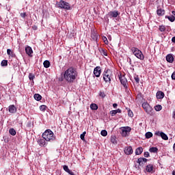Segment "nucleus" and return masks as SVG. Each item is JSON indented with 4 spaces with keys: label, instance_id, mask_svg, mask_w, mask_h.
<instances>
[{
    "label": "nucleus",
    "instance_id": "31",
    "mask_svg": "<svg viewBox=\"0 0 175 175\" xmlns=\"http://www.w3.org/2000/svg\"><path fill=\"white\" fill-rule=\"evenodd\" d=\"M9 133H10L12 135V136H16V134L17 133L16 132V130H14V129H10L9 130Z\"/></svg>",
    "mask_w": 175,
    "mask_h": 175
},
{
    "label": "nucleus",
    "instance_id": "21",
    "mask_svg": "<svg viewBox=\"0 0 175 175\" xmlns=\"http://www.w3.org/2000/svg\"><path fill=\"white\" fill-rule=\"evenodd\" d=\"M165 10L162 9V8H159L157 9V14L159 15V16H165Z\"/></svg>",
    "mask_w": 175,
    "mask_h": 175
},
{
    "label": "nucleus",
    "instance_id": "2",
    "mask_svg": "<svg viewBox=\"0 0 175 175\" xmlns=\"http://www.w3.org/2000/svg\"><path fill=\"white\" fill-rule=\"evenodd\" d=\"M42 139H44L46 142H54L55 140L56 137L54 135V133L51 129L46 130L42 135Z\"/></svg>",
    "mask_w": 175,
    "mask_h": 175
},
{
    "label": "nucleus",
    "instance_id": "45",
    "mask_svg": "<svg viewBox=\"0 0 175 175\" xmlns=\"http://www.w3.org/2000/svg\"><path fill=\"white\" fill-rule=\"evenodd\" d=\"M21 17H22V18H25V17H27V13L26 12L21 13Z\"/></svg>",
    "mask_w": 175,
    "mask_h": 175
},
{
    "label": "nucleus",
    "instance_id": "48",
    "mask_svg": "<svg viewBox=\"0 0 175 175\" xmlns=\"http://www.w3.org/2000/svg\"><path fill=\"white\" fill-rule=\"evenodd\" d=\"M32 29H33V31L38 30V26H37L36 25H33V26H32Z\"/></svg>",
    "mask_w": 175,
    "mask_h": 175
},
{
    "label": "nucleus",
    "instance_id": "34",
    "mask_svg": "<svg viewBox=\"0 0 175 175\" xmlns=\"http://www.w3.org/2000/svg\"><path fill=\"white\" fill-rule=\"evenodd\" d=\"M87 132L84 131L81 135V139L83 140L84 142V140H85V135H86Z\"/></svg>",
    "mask_w": 175,
    "mask_h": 175
},
{
    "label": "nucleus",
    "instance_id": "23",
    "mask_svg": "<svg viewBox=\"0 0 175 175\" xmlns=\"http://www.w3.org/2000/svg\"><path fill=\"white\" fill-rule=\"evenodd\" d=\"M143 152V148L139 147L135 150V155H140Z\"/></svg>",
    "mask_w": 175,
    "mask_h": 175
},
{
    "label": "nucleus",
    "instance_id": "46",
    "mask_svg": "<svg viewBox=\"0 0 175 175\" xmlns=\"http://www.w3.org/2000/svg\"><path fill=\"white\" fill-rule=\"evenodd\" d=\"M144 156L145 157V158H148V157H150V153L148 152H145L144 153Z\"/></svg>",
    "mask_w": 175,
    "mask_h": 175
},
{
    "label": "nucleus",
    "instance_id": "8",
    "mask_svg": "<svg viewBox=\"0 0 175 175\" xmlns=\"http://www.w3.org/2000/svg\"><path fill=\"white\" fill-rule=\"evenodd\" d=\"M119 79L122 85L124 88H128V80L125 77V75L120 74L119 75Z\"/></svg>",
    "mask_w": 175,
    "mask_h": 175
},
{
    "label": "nucleus",
    "instance_id": "14",
    "mask_svg": "<svg viewBox=\"0 0 175 175\" xmlns=\"http://www.w3.org/2000/svg\"><path fill=\"white\" fill-rule=\"evenodd\" d=\"M25 50L27 55H29V57H32V53H33V51H32V48L31 46H26Z\"/></svg>",
    "mask_w": 175,
    "mask_h": 175
},
{
    "label": "nucleus",
    "instance_id": "43",
    "mask_svg": "<svg viewBox=\"0 0 175 175\" xmlns=\"http://www.w3.org/2000/svg\"><path fill=\"white\" fill-rule=\"evenodd\" d=\"M109 114H111L112 117H114V116L117 114V112L116 111V110H112V111H110Z\"/></svg>",
    "mask_w": 175,
    "mask_h": 175
},
{
    "label": "nucleus",
    "instance_id": "30",
    "mask_svg": "<svg viewBox=\"0 0 175 175\" xmlns=\"http://www.w3.org/2000/svg\"><path fill=\"white\" fill-rule=\"evenodd\" d=\"M154 110H156V111H161V110H162V105H157L154 106Z\"/></svg>",
    "mask_w": 175,
    "mask_h": 175
},
{
    "label": "nucleus",
    "instance_id": "51",
    "mask_svg": "<svg viewBox=\"0 0 175 175\" xmlns=\"http://www.w3.org/2000/svg\"><path fill=\"white\" fill-rule=\"evenodd\" d=\"M68 173L70 175H75V173L73 172H72L71 170H70Z\"/></svg>",
    "mask_w": 175,
    "mask_h": 175
},
{
    "label": "nucleus",
    "instance_id": "17",
    "mask_svg": "<svg viewBox=\"0 0 175 175\" xmlns=\"http://www.w3.org/2000/svg\"><path fill=\"white\" fill-rule=\"evenodd\" d=\"M156 96L157 99H163V98H165V93L162 91H158L156 94Z\"/></svg>",
    "mask_w": 175,
    "mask_h": 175
},
{
    "label": "nucleus",
    "instance_id": "12",
    "mask_svg": "<svg viewBox=\"0 0 175 175\" xmlns=\"http://www.w3.org/2000/svg\"><path fill=\"white\" fill-rule=\"evenodd\" d=\"M38 144H39L40 147H46L47 143L46 142V139H40L38 140Z\"/></svg>",
    "mask_w": 175,
    "mask_h": 175
},
{
    "label": "nucleus",
    "instance_id": "41",
    "mask_svg": "<svg viewBox=\"0 0 175 175\" xmlns=\"http://www.w3.org/2000/svg\"><path fill=\"white\" fill-rule=\"evenodd\" d=\"M1 66H8V60H3L1 62Z\"/></svg>",
    "mask_w": 175,
    "mask_h": 175
},
{
    "label": "nucleus",
    "instance_id": "39",
    "mask_svg": "<svg viewBox=\"0 0 175 175\" xmlns=\"http://www.w3.org/2000/svg\"><path fill=\"white\" fill-rule=\"evenodd\" d=\"M63 169L64 172H66V173H68L70 170L69 169V167H68V165H64Z\"/></svg>",
    "mask_w": 175,
    "mask_h": 175
},
{
    "label": "nucleus",
    "instance_id": "56",
    "mask_svg": "<svg viewBox=\"0 0 175 175\" xmlns=\"http://www.w3.org/2000/svg\"><path fill=\"white\" fill-rule=\"evenodd\" d=\"M172 175H175V171H173Z\"/></svg>",
    "mask_w": 175,
    "mask_h": 175
},
{
    "label": "nucleus",
    "instance_id": "36",
    "mask_svg": "<svg viewBox=\"0 0 175 175\" xmlns=\"http://www.w3.org/2000/svg\"><path fill=\"white\" fill-rule=\"evenodd\" d=\"M135 81L137 83V84H139L140 83V79L139 78V76L135 75L134 77Z\"/></svg>",
    "mask_w": 175,
    "mask_h": 175
},
{
    "label": "nucleus",
    "instance_id": "37",
    "mask_svg": "<svg viewBox=\"0 0 175 175\" xmlns=\"http://www.w3.org/2000/svg\"><path fill=\"white\" fill-rule=\"evenodd\" d=\"M100 135L101 136H104V137L107 136V131L106 130L101 131Z\"/></svg>",
    "mask_w": 175,
    "mask_h": 175
},
{
    "label": "nucleus",
    "instance_id": "47",
    "mask_svg": "<svg viewBox=\"0 0 175 175\" xmlns=\"http://www.w3.org/2000/svg\"><path fill=\"white\" fill-rule=\"evenodd\" d=\"M101 54H103V55H105L107 57V52L105 49H102Z\"/></svg>",
    "mask_w": 175,
    "mask_h": 175
},
{
    "label": "nucleus",
    "instance_id": "57",
    "mask_svg": "<svg viewBox=\"0 0 175 175\" xmlns=\"http://www.w3.org/2000/svg\"><path fill=\"white\" fill-rule=\"evenodd\" d=\"M59 175H61V173L59 172Z\"/></svg>",
    "mask_w": 175,
    "mask_h": 175
},
{
    "label": "nucleus",
    "instance_id": "7",
    "mask_svg": "<svg viewBox=\"0 0 175 175\" xmlns=\"http://www.w3.org/2000/svg\"><path fill=\"white\" fill-rule=\"evenodd\" d=\"M120 129L122 131L120 133L124 137L129 136V133H131V131H132V129L130 126L122 127Z\"/></svg>",
    "mask_w": 175,
    "mask_h": 175
},
{
    "label": "nucleus",
    "instance_id": "6",
    "mask_svg": "<svg viewBox=\"0 0 175 175\" xmlns=\"http://www.w3.org/2000/svg\"><path fill=\"white\" fill-rule=\"evenodd\" d=\"M58 8L60 9H65L66 10H70V4L66 1H64L61 0L58 3H57Z\"/></svg>",
    "mask_w": 175,
    "mask_h": 175
},
{
    "label": "nucleus",
    "instance_id": "38",
    "mask_svg": "<svg viewBox=\"0 0 175 175\" xmlns=\"http://www.w3.org/2000/svg\"><path fill=\"white\" fill-rule=\"evenodd\" d=\"M46 109H47L46 105L40 106V110H41V111H46Z\"/></svg>",
    "mask_w": 175,
    "mask_h": 175
},
{
    "label": "nucleus",
    "instance_id": "42",
    "mask_svg": "<svg viewBox=\"0 0 175 175\" xmlns=\"http://www.w3.org/2000/svg\"><path fill=\"white\" fill-rule=\"evenodd\" d=\"M99 96L101 98H105L106 97V94H105V92H99Z\"/></svg>",
    "mask_w": 175,
    "mask_h": 175
},
{
    "label": "nucleus",
    "instance_id": "27",
    "mask_svg": "<svg viewBox=\"0 0 175 175\" xmlns=\"http://www.w3.org/2000/svg\"><path fill=\"white\" fill-rule=\"evenodd\" d=\"M44 67L46 69L47 68H50V62L49 60H45L43 63Z\"/></svg>",
    "mask_w": 175,
    "mask_h": 175
},
{
    "label": "nucleus",
    "instance_id": "10",
    "mask_svg": "<svg viewBox=\"0 0 175 175\" xmlns=\"http://www.w3.org/2000/svg\"><path fill=\"white\" fill-rule=\"evenodd\" d=\"M100 73H102V69H100V66H96L94 70V75L96 77H100Z\"/></svg>",
    "mask_w": 175,
    "mask_h": 175
},
{
    "label": "nucleus",
    "instance_id": "15",
    "mask_svg": "<svg viewBox=\"0 0 175 175\" xmlns=\"http://www.w3.org/2000/svg\"><path fill=\"white\" fill-rule=\"evenodd\" d=\"M8 111L11 113V114H14L17 111V108L13 105H11L8 107Z\"/></svg>",
    "mask_w": 175,
    "mask_h": 175
},
{
    "label": "nucleus",
    "instance_id": "1",
    "mask_svg": "<svg viewBox=\"0 0 175 175\" xmlns=\"http://www.w3.org/2000/svg\"><path fill=\"white\" fill-rule=\"evenodd\" d=\"M64 77L67 83H73L77 77V71L73 67H70L64 72Z\"/></svg>",
    "mask_w": 175,
    "mask_h": 175
},
{
    "label": "nucleus",
    "instance_id": "40",
    "mask_svg": "<svg viewBox=\"0 0 175 175\" xmlns=\"http://www.w3.org/2000/svg\"><path fill=\"white\" fill-rule=\"evenodd\" d=\"M103 40L105 44H109V40H107V38H106V36H103Z\"/></svg>",
    "mask_w": 175,
    "mask_h": 175
},
{
    "label": "nucleus",
    "instance_id": "33",
    "mask_svg": "<svg viewBox=\"0 0 175 175\" xmlns=\"http://www.w3.org/2000/svg\"><path fill=\"white\" fill-rule=\"evenodd\" d=\"M159 29L161 32H165V31H166V27H165V25H161L159 26Z\"/></svg>",
    "mask_w": 175,
    "mask_h": 175
},
{
    "label": "nucleus",
    "instance_id": "3",
    "mask_svg": "<svg viewBox=\"0 0 175 175\" xmlns=\"http://www.w3.org/2000/svg\"><path fill=\"white\" fill-rule=\"evenodd\" d=\"M131 50L133 54L137 58H138V59H141V61H143V59H144V55H143V52H142V51H140L139 49L136 47H132Z\"/></svg>",
    "mask_w": 175,
    "mask_h": 175
},
{
    "label": "nucleus",
    "instance_id": "49",
    "mask_svg": "<svg viewBox=\"0 0 175 175\" xmlns=\"http://www.w3.org/2000/svg\"><path fill=\"white\" fill-rule=\"evenodd\" d=\"M172 80H175V72H174L171 76Z\"/></svg>",
    "mask_w": 175,
    "mask_h": 175
},
{
    "label": "nucleus",
    "instance_id": "54",
    "mask_svg": "<svg viewBox=\"0 0 175 175\" xmlns=\"http://www.w3.org/2000/svg\"><path fill=\"white\" fill-rule=\"evenodd\" d=\"M172 13L174 16H175V11H172Z\"/></svg>",
    "mask_w": 175,
    "mask_h": 175
},
{
    "label": "nucleus",
    "instance_id": "24",
    "mask_svg": "<svg viewBox=\"0 0 175 175\" xmlns=\"http://www.w3.org/2000/svg\"><path fill=\"white\" fill-rule=\"evenodd\" d=\"M111 142H112L113 144H117V137L112 135L111 137Z\"/></svg>",
    "mask_w": 175,
    "mask_h": 175
},
{
    "label": "nucleus",
    "instance_id": "29",
    "mask_svg": "<svg viewBox=\"0 0 175 175\" xmlns=\"http://www.w3.org/2000/svg\"><path fill=\"white\" fill-rule=\"evenodd\" d=\"M150 152H158V148L157 147H152L149 149Z\"/></svg>",
    "mask_w": 175,
    "mask_h": 175
},
{
    "label": "nucleus",
    "instance_id": "11",
    "mask_svg": "<svg viewBox=\"0 0 175 175\" xmlns=\"http://www.w3.org/2000/svg\"><path fill=\"white\" fill-rule=\"evenodd\" d=\"M109 16L111 18H116L117 17H118V16H120V12H118V11H111L109 13Z\"/></svg>",
    "mask_w": 175,
    "mask_h": 175
},
{
    "label": "nucleus",
    "instance_id": "19",
    "mask_svg": "<svg viewBox=\"0 0 175 175\" xmlns=\"http://www.w3.org/2000/svg\"><path fill=\"white\" fill-rule=\"evenodd\" d=\"M91 38L93 40H94L95 42H98V39L99 38V36L98 35V33H96L95 31L92 32L91 33Z\"/></svg>",
    "mask_w": 175,
    "mask_h": 175
},
{
    "label": "nucleus",
    "instance_id": "18",
    "mask_svg": "<svg viewBox=\"0 0 175 175\" xmlns=\"http://www.w3.org/2000/svg\"><path fill=\"white\" fill-rule=\"evenodd\" d=\"M166 61L167 62H169L170 64H172L173 61H174V57H173V55L169 54L166 56Z\"/></svg>",
    "mask_w": 175,
    "mask_h": 175
},
{
    "label": "nucleus",
    "instance_id": "44",
    "mask_svg": "<svg viewBox=\"0 0 175 175\" xmlns=\"http://www.w3.org/2000/svg\"><path fill=\"white\" fill-rule=\"evenodd\" d=\"M128 116L129 117H133V112L131 109L128 111Z\"/></svg>",
    "mask_w": 175,
    "mask_h": 175
},
{
    "label": "nucleus",
    "instance_id": "53",
    "mask_svg": "<svg viewBox=\"0 0 175 175\" xmlns=\"http://www.w3.org/2000/svg\"><path fill=\"white\" fill-rule=\"evenodd\" d=\"M172 43H175V36L172 37Z\"/></svg>",
    "mask_w": 175,
    "mask_h": 175
},
{
    "label": "nucleus",
    "instance_id": "5",
    "mask_svg": "<svg viewBox=\"0 0 175 175\" xmlns=\"http://www.w3.org/2000/svg\"><path fill=\"white\" fill-rule=\"evenodd\" d=\"M111 70L109 69L104 71L103 76V80L105 81V83H108V84H110L111 83Z\"/></svg>",
    "mask_w": 175,
    "mask_h": 175
},
{
    "label": "nucleus",
    "instance_id": "16",
    "mask_svg": "<svg viewBox=\"0 0 175 175\" xmlns=\"http://www.w3.org/2000/svg\"><path fill=\"white\" fill-rule=\"evenodd\" d=\"M124 152L126 155H131L133 154V149L131 146H129L124 149Z\"/></svg>",
    "mask_w": 175,
    "mask_h": 175
},
{
    "label": "nucleus",
    "instance_id": "50",
    "mask_svg": "<svg viewBox=\"0 0 175 175\" xmlns=\"http://www.w3.org/2000/svg\"><path fill=\"white\" fill-rule=\"evenodd\" d=\"M115 111H116V114H117L118 113H122V111L120 109H116Z\"/></svg>",
    "mask_w": 175,
    "mask_h": 175
},
{
    "label": "nucleus",
    "instance_id": "20",
    "mask_svg": "<svg viewBox=\"0 0 175 175\" xmlns=\"http://www.w3.org/2000/svg\"><path fill=\"white\" fill-rule=\"evenodd\" d=\"M153 170L154 166L152 164L146 165V171L148 172V173H152Z\"/></svg>",
    "mask_w": 175,
    "mask_h": 175
},
{
    "label": "nucleus",
    "instance_id": "52",
    "mask_svg": "<svg viewBox=\"0 0 175 175\" xmlns=\"http://www.w3.org/2000/svg\"><path fill=\"white\" fill-rule=\"evenodd\" d=\"M117 106H118L117 103L113 104V107L114 109H116V108H117Z\"/></svg>",
    "mask_w": 175,
    "mask_h": 175
},
{
    "label": "nucleus",
    "instance_id": "13",
    "mask_svg": "<svg viewBox=\"0 0 175 175\" xmlns=\"http://www.w3.org/2000/svg\"><path fill=\"white\" fill-rule=\"evenodd\" d=\"M148 159L146 158H139L137 159V163L139 166H144V163H147Z\"/></svg>",
    "mask_w": 175,
    "mask_h": 175
},
{
    "label": "nucleus",
    "instance_id": "4",
    "mask_svg": "<svg viewBox=\"0 0 175 175\" xmlns=\"http://www.w3.org/2000/svg\"><path fill=\"white\" fill-rule=\"evenodd\" d=\"M142 108L149 116H154V114H155L154 112V109H152V107L150 106V104H148L147 102L142 103Z\"/></svg>",
    "mask_w": 175,
    "mask_h": 175
},
{
    "label": "nucleus",
    "instance_id": "32",
    "mask_svg": "<svg viewBox=\"0 0 175 175\" xmlns=\"http://www.w3.org/2000/svg\"><path fill=\"white\" fill-rule=\"evenodd\" d=\"M145 136H146V139H151V137H152V133H151V132H147V133L145 134Z\"/></svg>",
    "mask_w": 175,
    "mask_h": 175
},
{
    "label": "nucleus",
    "instance_id": "35",
    "mask_svg": "<svg viewBox=\"0 0 175 175\" xmlns=\"http://www.w3.org/2000/svg\"><path fill=\"white\" fill-rule=\"evenodd\" d=\"M29 80H32V81H33V79H35V75H33V73H29Z\"/></svg>",
    "mask_w": 175,
    "mask_h": 175
},
{
    "label": "nucleus",
    "instance_id": "22",
    "mask_svg": "<svg viewBox=\"0 0 175 175\" xmlns=\"http://www.w3.org/2000/svg\"><path fill=\"white\" fill-rule=\"evenodd\" d=\"M165 18H167L169 20V21H170L171 23H174V21H175V16L174 15L165 16Z\"/></svg>",
    "mask_w": 175,
    "mask_h": 175
},
{
    "label": "nucleus",
    "instance_id": "28",
    "mask_svg": "<svg viewBox=\"0 0 175 175\" xmlns=\"http://www.w3.org/2000/svg\"><path fill=\"white\" fill-rule=\"evenodd\" d=\"M90 109L92 110H98V105L92 103L90 105Z\"/></svg>",
    "mask_w": 175,
    "mask_h": 175
},
{
    "label": "nucleus",
    "instance_id": "9",
    "mask_svg": "<svg viewBox=\"0 0 175 175\" xmlns=\"http://www.w3.org/2000/svg\"><path fill=\"white\" fill-rule=\"evenodd\" d=\"M154 135L156 136H161V137L163 139V140H169V137L163 132L157 131L154 133Z\"/></svg>",
    "mask_w": 175,
    "mask_h": 175
},
{
    "label": "nucleus",
    "instance_id": "26",
    "mask_svg": "<svg viewBox=\"0 0 175 175\" xmlns=\"http://www.w3.org/2000/svg\"><path fill=\"white\" fill-rule=\"evenodd\" d=\"M7 54L10 57H12V58L13 57H14V53H13V51H12L11 49H7Z\"/></svg>",
    "mask_w": 175,
    "mask_h": 175
},
{
    "label": "nucleus",
    "instance_id": "25",
    "mask_svg": "<svg viewBox=\"0 0 175 175\" xmlns=\"http://www.w3.org/2000/svg\"><path fill=\"white\" fill-rule=\"evenodd\" d=\"M33 97L36 100H42V96L39 94H35Z\"/></svg>",
    "mask_w": 175,
    "mask_h": 175
},
{
    "label": "nucleus",
    "instance_id": "55",
    "mask_svg": "<svg viewBox=\"0 0 175 175\" xmlns=\"http://www.w3.org/2000/svg\"><path fill=\"white\" fill-rule=\"evenodd\" d=\"M173 149H174V151H175V143H174V144L173 146Z\"/></svg>",
    "mask_w": 175,
    "mask_h": 175
}]
</instances>
